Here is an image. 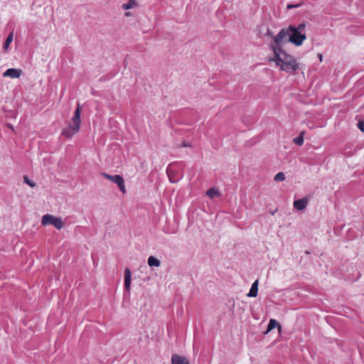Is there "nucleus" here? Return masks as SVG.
<instances>
[{
    "instance_id": "obj_1",
    "label": "nucleus",
    "mask_w": 364,
    "mask_h": 364,
    "mask_svg": "<svg viewBox=\"0 0 364 364\" xmlns=\"http://www.w3.org/2000/svg\"><path fill=\"white\" fill-rule=\"evenodd\" d=\"M268 60L274 62L282 70L290 74L299 69V63L296 59L284 50L274 49L273 55Z\"/></svg>"
},
{
    "instance_id": "obj_2",
    "label": "nucleus",
    "mask_w": 364,
    "mask_h": 364,
    "mask_svg": "<svg viewBox=\"0 0 364 364\" xmlns=\"http://www.w3.org/2000/svg\"><path fill=\"white\" fill-rule=\"evenodd\" d=\"M81 106L80 104H77V107L74 112L73 117L68 122V127L63 129L62 135L65 136L66 138H71L79 132L81 124Z\"/></svg>"
},
{
    "instance_id": "obj_3",
    "label": "nucleus",
    "mask_w": 364,
    "mask_h": 364,
    "mask_svg": "<svg viewBox=\"0 0 364 364\" xmlns=\"http://www.w3.org/2000/svg\"><path fill=\"white\" fill-rule=\"evenodd\" d=\"M289 27L282 29L277 35L274 36L273 42L270 44V49L274 52V49L283 50L282 47L287 43H289Z\"/></svg>"
},
{
    "instance_id": "obj_4",
    "label": "nucleus",
    "mask_w": 364,
    "mask_h": 364,
    "mask_svg": "<svg viewBox=\"0 0 364 364\" xmlns=\"http://www.w3.org/2000/svg\"><path fill=\"white\" fill-rule=\"evenodd\" d=\"M289 41L290 43H293L296 46H301L303 42L306 39V36L305 33H301L299 31H297L296 29V27L294 26H289Z\"/></svg>"
},
{
    "instance_id": "obj_5",
    "label": "nucleus",
    "mask_w": 364,
    "mask_h": 364,
    "mask_svg": "<svg viewBox=\"0 0 364 364\" xmlns=\"http://www.w3.org/2000/svg\"><path fill=\"white\" fill-rule=\"evenodd\" d=\"M41 224L44 226L53 225L58 230H61L64 225L61 218L50 214H46L42 217Z\"/></svg>"
},
{
    "instance_id": "obj_6",
    "label": "nucleus",
    "mask_w": 364,
    "mask_h": 364,
    "mask_svg": "<svg viewBox=\"0 0 364 364\" xmlns=\"http://www.w3.org/2000/svg\"><path fill=\"white\" fill-rule=\"evenodd\" d=\"M102 176L104 178L116 183L119 186L120 191L123 193H125L126 189H125L124 181V178L121 176H119V175L111 176L106 173H103Z\"/></svg>"
},
{
    "instance_id": "obj_7",
    "label": "nucleus",
    "mask_w": 364,
    "mask_h": 364,
    "mask_svg": "<svg viewBox=\"0 0 364 364\" xmlns=\"http://www.w3.org/2000/svg\"><path fill=\"white\" fill-rule=\"evenodd\" d=\"M21 75L22 70L16 68H9L3 73L4 77H10L12 79L19 78Z\"/></svg>"
},
{
    "instance_id": "obj_8",
    "label": "nucleus",
    "mask_w": 364,
    "mask_h": 364,
    "mask_svg": "<svg viewBox=\"0 0 364 364\" xmlns=\"http://www.w3.org/2000/svg\"><path fill=\"white\" fill-rule=\"evenodd\" d=\"M308 202L309 200L306 198L295 200L294 202V208L298 210H303L306 208Z\"/></svg>"
},
{
    "instance_id": "obj_9",
    "label": "nucleus",
    "mask_w": 364,
    "mask_h": 364,
    "mask_svg": "<svg viewBox=\"0 0 364 364\" xmlns=\"http://www.w3.org/2000/svg\"><path fill=\"white\" fill-rule=\"evenodd\" d=\"M171 364H190L188 360L178 354H173L171 357Z\"/></svg>"
},
{
    "instance_id": "obj_10",
    "label": "nucleus",
    "mask_w": 364,
    "mask_h": 364,
    "mask_svg": "<svg viewBox=\"0 0 364 364\" xmlns=\"http://www.w3.org/2000/svg\"><path fill=\"white\" fill-rule=\"evenodd\" d=\"M132 279V273L129 269H125L124 272V288L127 291H129Z\"/></svg>"
},
{
    "instance_id": "obj_11",
    "label": "nucleus",
    "mask_w": 364,
    "mask_h": 364,
    "mask_svg": "<svg viewBox=\"0 0 364 364\" xmlns=\"http://www.w3.org/2000/svg\"><path fill=\"white\" fill-rule=\"evenodd\" d=\"M258 284L259 282L258 280H255L253 284H252L251 289L247 294V296L249 297H256L257 296L258 293Z\"/></svg>"
},
{
    "instance_id": "obj_12",
    "label": "nucleus",
    "mask_w": 364,
    "mask_h": 364,
    "mask_svg": "<svg viewBox=\"0 0 364 364\" xmlns=\"http://www.w3.org/2000/svg\"><path fill=\"white\" fill-rule=\"evenodd\" d=\"M276 327L278 328L279 332L281 333V331H282L281 325L275 319H273V318L270 319L268 326H267V333L271 331L272 329H274Z\"/></svg>"
},
{
    "instance_id": "obj_13",
    "label": "nucleus",
    "mask_w": 364,
    "mask_h": 364,
    "mask_svg": "<svg viewBox=\"0 0 364 364\" xmlns=\"http://www.w3.org/2000/svg\"><path fill=\"white\" fill-rule=\"evenodd\" d=\"M160 264V261L154 256H150L148 259V264L150 267H159Z\"/></svg>"
},
{
    "instance_id": "obj_14",
    "label": "nucleus",
    "mask_w": 364,
    "mask_h": 364,
    "mask_svg": "<svg viewBox=\"0 0 364 364\" xmlns=\"http://www.w3.org/2000/svg\"><path fill=\"white\" fill-rule=\"evenodd\" d=\"M135 6H136V2L135 0H129L127 3L122 5V8L125 10H127L134 7Z\"/></svg>"
},
{
    "instance_id": "obj_15",
    "label": "nucleus",
    "mask_w": 364,
    "mask_h": 364,
    "mask_svg": "<svg viewBox=\"0 0 364 364\" xmlns=\"http://www.w3.org/2000/svg\"><path fill=\"white\" fill-rule=\"evenodd\" d=\"M206 194L209 198H213L218 196L219 192L215 188H211L207 191Z\"/></svg>"
},
{
    "instance_id": "obj_16",
    "label": "nucleus",
    "mask_w": 364,
    "mask_h": 364,
    "mask_svg": "<svg viewBox=\"0 0 364 364\" xmlns=\"http://www.w3.org/2000/svg\"><path fill=\"white\" fill-rule=\"evenodd\" d=\"M303 134L304 133L301 132L300 134V135L296 138L294 139V142L299 145V146H301L303 144H304V137H303Z\"/></svg>"
},
{
    "instance_id": "obj_17",
    "label": "nucleus",
    "mask_w": 364,
    "mask_h": 364,
    "mask_svg": "<svg viewBox=\"0 0 364 364\" xmlns=\"http://www.w3.org/2000/svg\"><path fill=\"white\" fill-rule=\"evenodd\" d=\"M274 180L275 181H283L285 180V176L284 174V173L282 172H279L278 173H277L274 178Z\"/></svg>"
},
{
    "instance_id": "obj_18",
    "label": "nucleus",
    "mask_w": 364,
    "mask_h": 364,
    "mask_svg": "<svg viewBox=\"0 0 364 364\" xmlns=\"http://www.w3.org/2000/svg\"><path fill=\"white\" fill-rule=\"evenodd\" d=\"M12 41H13V33H10L9 35V36L7 37V38L4 43V47L5 49L8 48V47L9 46V44L11 43Z\"/></svg>"
},
{
    "instance_id": "obj_19",
    "label": "nucleus",
    "mask_w": 364,
    "mask_h": 364,
    "mask_svg": "<svg viewBox=\"0 0 364 364\" xmlns=\"http://www.w3.org/2000/svg\"><path fill=\"white\" fill-rule=\"evenodd\" d=\"M23 181L26 183H27L28 186H30L32 188L36 186V183L32 182L31 181H30L28 179V178L26 176L23 177Z\"/></svg>"
},
{
    "instance_id": "obj_20",
    "label": "nucleus",
    "mask_w": 364,
    "mask_h": 364,
    "mask_svg": "<svg viewBox=\"0 0 364 364\" xmlns=\"http://www.w3.org/2000/svg\"><path fill=\"white\" fill-rule=\"evenodd\" d=\"M305 28V24L304 23H300L298 27H296V29L297 31H299L301 33H303Z\"/></svg>"
},
{
    "instance_id": "obj_21",
    "label": "nucleus",
    "mask_w": 364,
    "mask_h": 364,
    "mask_svg": "<svg viewBox=\"0 0 364 364\" xmlns=\"http://www.w3.org/2000/svg\"><path fill=\"white\" fill-rule=\"evenodd\" d=\"M358 127L360 131L364 132V122L363 121H359L358 123Z\"/></svg>"
},
{
    "instance_id": "obj_22",
    "label": "nucleus",
    "mask_w": 364,
    "mask_h": 364,
    "mask_svg": "<svg viewBox=\"0 0 364 364\" xmlns=\"http://www.w3.org/2000/svg\"><path fill=\"white\" fill-rule=\"evenodd\" d=\"M171 168L170 167H168V168H167V173H168V176H169V179H170L171 182L174 183V182H176V181H174V180H173V179L171 178V176H170V173H171Z\"/></svg>"
},
{
    "instance_id": "obj_23",
    "label": "nucleus",
    "mask_w": 364,
    "mask_h": 364,
    "mask_svg": "<svg viewBox=\"0 0 364 364\" xmlns=\"http://www.w3.org/2000/svg\"><path fill=\"white\" fill-rule=\"evenodd\" d=\"M300 5H301V4H295V5H294V4H288V5H287V9H292V8H296V7H299V6H300Z\"/></svg>"
},
{
    "instance_id": "obj_24",
    "label": "nucleus",
    "mask_w": 364,
    "mask_h": 364,
    "mask_svg": "<svg viewBox=\"0 0 364 364\" xmlns=\"http://www.w3.org/2000/svg\"><path fill=\"white\" fill-rule=\"evenodd\" d=\"M318 58H319V59H320V61H321V60H322V55H321V54H319V55H318Z\"/></svg>"
},
{
    "instance_id": "obj_25",
    "label": "nucleus",
    "mask_w": 364,
    "mask_h": 364,
    "mask_svg": "<svg viewBox=\"0 0 364 364\" xmlns=\"http://www.w3.org/2000/svg\"><path fill=\"white\" fill-rule=\"evenodd\" d=\"M130 15V13L129 12H127L126 13V16H129Z\"/></svg>"
}]
</instances>
